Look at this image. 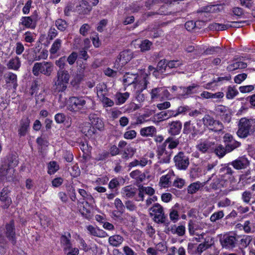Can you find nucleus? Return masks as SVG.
Returning <instances> with one entry per match:
<instances>
[{"instance_id":"1","label":"nucleus","mask_w":255,"mask_h":255,"mask_svg":"<svg viewBox=\"0 0 255 255\" xmlns=\"http://www.w3.org/2000/svg\"><path fill=\"white\" fill-rule=\"evenodd\" d=\"M94 102L88 97H71L67 102V109L76 113H83L86 110L93 108Z\"/></svg>"},{"instance_id":"2","label":"nucleus","mask_w":255,"mask_h":255,"mask_svg":"<svg viewBox=\"0 0 255 255\" xmlns=\"http://www.w3.org/2000/svg\"><path fill=\"white\" fill-rule=\"evenodd\" d=\"M18 164L17 157L15 155L10 154L7 157L6 164L2 165L0 169V175L5 176L6 179L11 180L15 172L14 168Z\"/></svg>"},{"instance_id":"3","label":"nucleus","mask_w":255,"mask_h":255,"mask_svg":"<svg viewBox=\"0 0 255 255\" xmlns=\"http://www.w3.org/2000/svg\"><path fill=\"white\" fill-rule=\"evenodd\" d=\"M70 78V74L67 71L59 70L54 80V90L58 92L65 91L68 87Z\"/></svg>"},{"instance_id":"4","label":"nucleus","mask_w":255,"mask_h":255,"mask_svg":"<svg viewBox=\"0 0 255 255\" xmlns=\"http://www.w3.org/2000/svg\"><path fill=\"white\" fill-rule=\"evenodd\" d=\"M255 130V120L242 118L240 121L238 135L242 138L247 137Z\"/></svg>"},{"instance_id":"5","label":"nucleus","mask_w":255,"mask_h":255,"mask_svg":"<svg viewBox=\"0 0 255 255\" xmlns=\"http://www.w3.org/2000/svg\"><path fill=\"white\" fill-rule=\"evenodd\" d=\"M53 71V64L50 62L43 61L34 63L32 68V73L34 76H38L43 74L49 76Z\"/></svg>"},{"instance_id":"6","label":"nucleus","mask_w":255,"mask_h":255,"mask_svg":"<svg viewBox=\"0 0 255 255\" xmlns=\"http://www.w3.org/2000/svg\"><path fill=\"white\" fill-rule=\"evenodd\" d=\"M133 58L132 52L130 50H126L121 52L116 60L115 66L117 69L122 67Z\"/></svg>"},{"instance_id":"7","label":"nucleus","mask_w":255,"mask_h":255,"mask_svg":"<svg viewBox=\"0 0 255 255\" xmlns=\"http://www.w3.org/2000/svg\"><path fill=\"white\" fill-rule=\"evenodd\" d=\"M150 95L153 101H162L169 98V93L165 88L159 87L152 89Z\"/></svg>"},{"instance_id":"8","label":"nucleus","mask_w":255,"mask_h":255,"mask_svg":"<svg viewBox=\"0 0 255 255\" xmlns=\"http://www.w3.org/2000/svg\"><path fill=\"white\" fill-rule=\"evenodd\" d=\"M150 214L154 217V220L157 223L164 222V213L162 206L156 203L149 209Z\"/></svg>"},{"instance_id":"9","label":"nucleus","mask_w":255,"mask_h":255,"mask_svg":"<svg viewBox=\"0 0 255 255\" xmlns=\"http://www.w3.org/2000/svg\"><path fill=\"white\" fill-rule=\"evenodd\" d=\"M241 22L236 21L228 22L226 24L213 23L209 25V28L211 30H225L230 27L239 28L241 26Z\"/></svg>"},{"instance_id":"10","label":"nucleus","mask_w":255,"mask_h":255,"mask_svg":"<svg viewBox=\"0 0 255 255\" xmlns=\"http://www.w3.org/2000/svg\"><path fill=\"white\" fill-rule=\"evenodd\" d=\"M174 161L176 167L180 170L186 169L189 164L188 158L182 152L174 157Z\"/></svg>"},{"instance_id":"11","label":"nucleus","mask_w":255,"mask_h":255,"mask_svg":"<svg viewBox=\"0 0 255 255\" xmlns=\"http://www.w3.org/2000/svg\"><path fill=\"white\" fill-rule=\"evenodd\" d=\"M147 76L146 73L142 74L140 76H137V79L134 83V87L137 92H141L146 88Z\"/></svg>"},{"instance_id":"12","label":"nucleus","mask_w":255,"mask_h":255,"mask_svg":"<svg viewBox=\"0 0 255 255\" xmlns=\"http://www.w3.org/2000/svg\"><path fill=\"white\" fill-rule=\"evenodd\" d=\"M192 220H190L188 223V231L190 235L193 236V241L197 242H201L205 235V233L201 230H195L192 226Z\"/></svg>"},{"instance_id":"13","label":"nucleus","mask_w":255,"mask_h":255,"mask_svg":"<svg viewBox=\"0 0 255 255\" xmlns=\"http://www.w3.org/2000/svg\"><path fill=\"white\" fill-rule=\"evenodd\" d=\"M174 117V111L168 110L161 112L150 118V120L154 123L166 120L169 118Z\"/></svg>"},{"instance_id":"14","label":"nucleus","mask_w":255,"mask_h":255,"mask_svg":"<svg viewBox=\"0 0 255 255\" xmlns=\"http://www.w3.org/2000/svg\"><path fill=\"white\" fill-rule=\"evenodd\" d=\"M5 234L9 241L14 244L16 242V238L14 222L13 221H11L9 223L6 224Z\"/></svg>"},{"instance_id":"15","label":"nucleus","mask_w":255,"mask_h":255,"mask_svg":"<svg viewBox=\"0 0 255 255\" xmlns=\"http://www.w3.org/2000/svg\"><path fill=\"white\" fill-rule=\"evenodd\" d=\"M37 20L32 16H22L19 22V25L25 28L34 29L36 26Z\"/></svg>"},{"instance_id":"16","label":"nucleus","mask_w":255,"mask_h":255,"mask_svg":"<svg viewBox=\"0 0 255 255\" xmlns=\"http://www.w3.org/2000/svg\"><path fill=\"white\" fill-rule=\"evenodd\" d=\"M30 120L28 118L22 119L20 122L18 133L20 136H25L28 131Z\"/></svg>"},{"instance_id":"17","label":"nucleus","mask_w":255,"mask_h":255,"mask_svg":"<svg viewBox=\"0 0 255 255\" xmlns=\"http://www.w3.org/2000/svg\"><path fill=\"white\" fill-rule=\"evenodd\" d=\"M236 239L234 236L228 235H224L220 239L221 244L223 248H232L235 246Z\"/></svg>"},{"instance_id":"18","label":"nucleus","mask_w":255,"mask_h":255,"mask_svg":"<svg viewBox=\"0 0 255 255\" xmlns=\"http://www.w3.org/2000/svg\"><path fill=\"white\" fill-rule=\"evenodd\" d=\"M183 132L185 134L191 133L193 137H195L199 133V131L196 128L195 125L191 124L190 121L184 123Z\"/></svg>"},{"instance_id":"19","label":"nucleus","mask_w":255,"mask_h":255,"mask_svg":"<svg viewBox=\"0 0 255 255\" xmlns=\"http://www.w3.org/2000/svg\"><path fill=\"white\" fill-rule=\"evenodd\" d=\"M249 164V160L244 156L239 157L231 163V165L236 169L246 168Z\"/></svg>"},{"instance_id":"20","label":"nucleus","mask_w":255,"mask_h":255,"mask_svg":"<svg viewBox=\"0 0 255 255\" xmlns=\"http://www.w3.org/2000/svg\"><path fill=\"white\" fill-rule=\"evenodd\" d=\"M157 155L160 163H168L170 159V153L166 151L164 146L158 148Z\"/></svg>"},{"instance_id":"21","label":"nucleus","mask_w":255,"mask_h":255,"mask_svg":"<svg viewBox=\"0 0 255 255\" xmlns=\"http://www.w3.org/2000/svg\"><path fill=\"white\" fill-rule=\"evenodd\" d=\"M199 88V86L195 84H193L187 88L179 87V89L180 90V92L182 91V93L179 94V96L180 97H183L196 93Z\"/></svg>"},{"instance_id":"22","label":"nucleus","mask_w":255,"mask_h":255,"mask_svg":"<svg viewBox=\"0 0 255 255\" xmlns=\"http://www.w3.org/2000/svg\"><path fill=\"white\" fill-rule=\"evenodd\" d=\"M182 126V123L180 121L173 122L169 124L168 132L172 135H178L180 132Z\"/></svg>"},{"instance_id":"23","label":"nucleus","mask_w":255,"mask_h":255,"mask_svg":"<svg viewBox=\"0 0 255 255\" xmlns=\"http://www.w3.org/2000/svg\"><path fill=\"white\" fill-rule=\"evenodd\" d=\"M90 124L94 128L102 130L104 128L103 121L96 115H90L89 117Z\"/></svg>"},{"instance_id":"24","label":"nucleus","mask_w":255,"mask_h":255,"mask_svg":"<svg viewBox=\"0 0 255 255\" xmlns=\"http://www.w3.org/2000/svg\"><path fill=\"white\" fill-rule=\"evenodd\" d=\"M87 229L89 233L94 236L100 238H105L108 236V234L103 230L94 227L93 226L89 225L87 226Z\"/></svg>"},{"instance_id":"25","label":"nucleus","mask_w":255,"mask_h":255,"mask_svg":"<svg viewBox=\"0 0 255 255\" xmlns=\"http://www.w3.org/2000/svg\"><path fill=\"white\" fill-rule=\"evenodd\" d=\"M213 143L207 140H201L197 145V149L203 153L206 152L209 149L213 148Z\"/></svg>"},{"instance_id":"26","label":"nucleus","mask_w":255,"mask_h":255,"mask_svg":"<svg viewBox=\"0 0 255 255\" xmlns=\"http://www.w3.org/2000/svg\"><path fill=\"white\" fill-rule=\"evenodd\" d=\"M136 191V189L130 186H128L123 188L122 194L123 196L127 198L133 197Z\"/></svg>"},{"instance_id":"27","label":"nucleus","mask_w":255,"mask_h":255,"mask_svg":"<svg viewBox=\"0 0 255 255\" xmlns=\"http://www.w3.org/2000/svg\"><path fill=\"white\" fill-rule=\"evenodd\" d=\"M109 243L113 247H118L120 246L124 241V238L121 236L115 235L109 237Z\"/></svg>"},{"instance_id":"28","label":"nucleus","mask_w":255,"mask_h":255,"mask_svg":"<svg viewBox=\"0 0 255 255\" xmlns=\"http://www.w3.org/2000/svg\"><path fill=\"white\" fill-rule=\"evenodd\" d=\"M206 183L197 181L191 184L188 187V192L190 194L195 193L199 190L201 189L205 185Z\"/></svg>"},{"instance_id":"29","label":"nucleus","mask_w":255,"mask_h":255,"mask_svg":"<svg viewBox=\"0 0 255 255\" xmlns=\"http://www.w3.org/2000/svg\"><path fill=\"white\" fill-rule=\"evenodd\" d=\"M179 143V139H176L173 137H169L165 140L164 145L162 146H164L165 147L167 146L168 148L172 149L176 148Z\"/></svg>"},{"instance_id":"30","label":"nucleus","mask_w":255,"mask_h":255,"mask_svg":"<svg viewBox=\"0 0 255 255\" xmlns=\"http://www.w3.org/2000/svg\"><path fill=\"white\" fill-rule=\"evenodd\" d=\"M156 132V128L153 126H149L141 128L140 134L142 136H152Z\"/></svg>"},{"instance_id":"31","label":"nucleus","mask_w":255,"mask_h":255,"mask_svg":"<svg viewBox=\"0 0 255 255\" xmlns=\"http://www.w3.org/2000/svg\"><path fill=\"white\" fill-rule=\"evenodd\" d=\"M20 64L19 58L18 57H15L9 60L7 66L8 69L16 70L20 67Z\"/></svg>"},{"instance_id":"32","label":"nucleus","mask_w":255,"mask_h":255,"mask_svg":"<svg viewBox=\"0 0 255 255\" xmlns=\"http://www.w3.org/2000/svg\"><path fill=\"white\" fill-rule=\"evenodd\" d=\"M247 65L246 63L242 61H235L230 64L227 67V70L229 71H233L238 69H244L246 68Z\"/></svg>"},{"instance_id":"33","label":"nucleus","mask_w":255,"mask_h":255,"mask_svg":"<svg viewBox=\"0 0 255 255\" xmlns=\"http://www.w3.org/2000/svg\"><path fill=\"white\" fill-rule=\"evenodd\" d=\"M172 174L168 173L166 175L162 176L160 178L159 185L163 188H167L171 185L170 179Z\"/></svg>"},{"instance_id":"34","label":"nucleus","mask_w":255,"mask_h":255,"mask_svg":"<svg viewBox=\"0 0 255 255\" xmlns=\"http://www.w3.org/2000/svg\"><path fill=\"white\" fill-rule=\"evenodd\" d=\"M0 200L4 208H7L11 203V199L8 196L5 190H2L0 194Z\"/></svg>"},{"instance_id":"35","label":"nucleus","mask_w":255,"mask_h":255,"mask_svg":"<svg viewBox=\"0 0 255 255\" xmlns=\"http://www.w3.org/2000/svg\"><path fill=\"white\" fill-rule=\"evenodd\" d=\"M4 79L6 83H11L14 88L16 87L17 76L15 74L11 72L6 73L4 75Z\"/></svg>"},{"instance_id":"36","label":"nucleus","mask_w":255,"mask_h":255,"mask_svg":"<svg viewBox=\"0 0 255 255\" xmlns=\"http://www.w3.org/2000/svg\"><path fill=\"white\" fill-rule=\"evenodd\" d=\"M170 231L173 234H177L179 236H183L185 233V227L183 225L178 226L173 225L171 226Z\"/></svg>"},{"instance_id":"37","label":"nucleus","mask_w":255,"mask_h":255,"mask_svg":"<svg viewBox=\"0 0 255 255\" xmlns=\"http://www.w3.org/2000/svg\"><path fill=\"white\" fill-rule=\"evenodd\" d=\"M137 76L133 74L127 73L124 77V83L126 85L134 84L135 80L137 79Z\"/></svg>"},{"instance_id":"38","label":"nucleus","mask_w":255,"mask_h":255,"mask_svg":"<svg viewBox=\"0 0 255 255\" xmlns=\"http://www.w3.org/2000/svg\"><path fill=\"white\" fill-rule=\"evenodd\" d=\"M238 228H243L244 231L247 233H250L254 231V228L252 224L249 221L245 222L244 225L238 224L237 225Z\"/></svg>"},{"instance_id":"39","label":"nucleus","mask_w":255,"mask_h":255,"mask_svg":"<svg viewBox=\"0 0 255 255\" xmlns=\"http://www.w3.org/2000/svg\"><path fill=\"white\" fill-rule=\"evenodd\" d=\"M125 180L123 177L115 178L112 179L109 183V188L111 189H114L118 187L120 183L124 184Z\"/></svg>"},{"instance_id":"40","label":"nucleus","mask_w":255,"mask_h":255,"mask_svg":"<svg viewBox=\"0 0 255 255\" xmlns=\"http://www.w3.org/2000/svg\"><path fill=\"white\" fill-rule=\"evenodd\" d=\"M62 44V40L60 39H56L52 44L50 49V53L51 54H56L60 49Z\"/></svg>"},{"instance_id":"41","label":"nucleus","mask_w":255,"mask_h":255,"mask_svg":"<svg viewBox=\"0 0 255 255\" xmlns=\"http://www.w3.org/2000/svg\"><path fill=\"white\" fill-rule=\"evenodd\" d=\"M48 55V51L46 49H42L38 53H36L34 57V60L39 61L41 59H46Z\"/></svg>"},{"instance_id":"42","label":"nucleus","mask_w":255,"mask_h":255,"mask_svg":"<svg viewBox=\"0 0 255 255\" xmlns=\"http://www.w3.org/2000/svg\"><path fill=\"white\" fill-rule=\"evenodd\" d=\"M68 236L69 237L66 236H62L61 238V242L63 247L64 251L67 250L72 247V244L69 239L70 237V234H69Z\"/></svg>"},{"instance_id":"43","label":"nucleus","mask_w":255,"mask_h":255,"mask_svg":"<svg viewBox=\"0 0 255 255\" xmlns=\"http://www.w3.org/2000/svg\"><path fill=\"white\" fill-rule=\"evenodd\" d=\"M97 94L99 98L105 96L107 94V87L104 84H100L97 86Z\"/></svg>"},{"instance_id":"44","label":"nucleus","mask_w":255,"mask_h":255,"mask_svg":"<svg viewBox=\"0 0 255 255\" xmlns=\"http://www.w3.org/2000/svg\"><path fill=\"white\" fill-rule=\"evenodd\" d=\"M35 34L33 32L27 31L23 35V38L24 41L28 43H32L35 39Z\"/></svg>"},{"instance_id":"45","label":"nucleus","mask_w":255,"mask_h":255,"mask_svg":"<svg viewBox=\"0 0 255 255\" xmlns=\"http://www.w3.org/2000/svg\"><path fill=\"white\" fill-rule=\"evenodd\" d=\"M129 94L128 92L124 93H119L116 95V98L118 100L119 104H122L124 103L126 101L128 98Z\"/></svg>"},{"instance_id":"46","label":"nucleus","mask_w":255,"mask_h":255,"mask_svg":"<svg viewBox=\"0 0 255 255\" xmlns=\"http://www.w3.org/2000/svg\"><path fill=\"white\" fill-rule=\"evenodd\" d=\"M223 8V6L220 4L210 5L206 8L205 11L208 12H218L222 10Z\"/></svg>"},{"instance_id":"47","label":"nucleus","mask_w":255,"mask_h":255,"mask_svg":"<svg viewBox=\"0 0 255 255\" xmlns=\"http://www.w3.org/2000/svg\"><path fill=\"white\" fill-rule=\"evenodd\" d=\"M227 152L226 148H225L221 144L217 145L215 148V153L220 157H223Z\"/></svg>"},{"instance_id":"48","label":"nucleus","mask_w":255,"mask_h":255,"mask_svg":"<svg viewBox=\"0 0 255 255\" xmlns=\"http://www.w3.org/2000/svg\"><path fill=\"white\" fill-rule=\"evenodd\" d=\"M238 90L234 87H229L226 94V97L228 99H232L238 94Z\"/></svg>"},{"instance_id":"49","label":"nucleus","mask_w":255,"mask_h":255,"mask_svg":"<svg viewBox=\"0 0 255 255\" xmlns=\"http://www.w3.org/2000/svg\"><path fill=\"white\" fill-rule=\"evenodd\" d=\"M210 247V246L208 244L207 242H204L203 243H201L198 246V247L195 252V253L199 255H201V254L204 251L206 250Z\"/></svg>"},{"instance_id":"50","label":"nucleus","mask_w":255,"mask_h":255,"mask_svg":"<svg viewBox=\"0 0 255 255\" xmlns=\"http://www.w3.org/2000/svg\"><path fill=\"white\" fill-rule=\"evenodd\" d=\"M48 173L49 174H52L55 173L59 168V165L55 161H51L48 164Z\"/></svg>"},{"instance_id":"51","label":"nucleus","mask_w":255,"mask_h":255,"mask_svg":"<svg viewBox=\"0 0 255 255\" xmlns=\"http://www.w3.org/2000/svg\"><path fill=\"white\" fill-rule=\"evenodd\" d=\"M240 145V143L236 140H233L229 143H228L226 146V150L228 152H231L235 148L238 147Z\"/></svg>"},{"instance_id":"52","label":"nucleus","mask_w":255,"mask_h":255,"mask_svg":"<svg viewBox=\"0 0 255 255\" xmlns=\"http://www.w3.org/2000/svg\"><path fill=\"white\" fill-rule=\"evenodd\" d=\"M99 99L105 107H112L114 105V102L105 96L101 97Z\"/></svg>"},{"instance_id":"53","label":"nucleus","mask_w":255,"mask_h":255,"mask_svg":"<svg viewBox=\"0 0 255 255\" xmlns=\"http://www.w3.org/2000/svg\"><path fill=\"white\" fill-rule=\"evenodd\" d=\"M224 216V214L222 211L215 212L210 217L211 222H214L217 220L222 219Z\"/></svg>"},{"instance_id":"54","label":"nucleus","mask_w":255,"mask_h":255,"mask_svg":"<svg viewBox=\"0 0 255 255\" xmlns=\"http://www.w3.org/2000/svg\"><path fill=\"white\" fill-rule=\"evenodd\" d=\"M215 120L209 115H206L203 119V122L205 126L211 128Z\"/></svg>"},{"instance_id":"55","label":"nucleus","mask_w":255,"mask_h":255,"mask_svg":"<svg viewBox=\"0 0 255 255\" xmlns=\"http://www.w3.org/2000/svg\"><path fill=\"white\" fill-rule=\"evenodd\" d=\"M151 45L152 43L148 40H144L142 41L140 45L141 51H145L149 50L150 49Z\"/></svg>"},{"instance_id":"56","label":"nucleus","mask_w":255,"mask_h":255,"mask_svg":"<svg viewBox=\"0 0 255 255\" xmlns=\"http://www.w3.org/2000/svg\"><path fill=\"white\" fill-rule=\"evenodd\" d=\"M57 28L61 31H64L67 27L66 22L61 19H58L55 22Z\"/></svg>"},{"instance_id":"57","label":"nucleus","mask_w":255,"mask_h":255,"mask_svg":"<svg viewBox=\"0 0 255 255\" xmlns=\"http://www.w3.org/2000/svg\"><path fill=\"white\" fill-rule=\"evenodd\" d=\"M115 206L116 209L118 210L119 212L122 213H123L125 209V206L119 198H117L115 200L114 202Z\"/></svg>"},{"instance_id":"58","label":"nucleus","mask_w":255,"mask_h":255,"mask_svg":"<svg viewBox=\"0 0 255 255\" xmlns=\"http://www.w3.org/2000/svg\"><path fill=\"white\" fill-rule=\"evenodd\" d=\"M210 128L215 131H220L223 129V124L218 121H215L214 124Z\"/></svg>"},{"instance_id":"59","label":"nucleus","mask_w":255,"mask_h":255,"mask_svg":"<svg viewBox=\"0 0 255 255\" xmlns=\"http://www.w3.org/2000/svg\"><path fill=\"white\" fill-rule=\"evenodd\" d=\"M135 150L133 147L128 146L126 148V150L125 151L124 154V157L125 158H130L134 154Z\"/></svg>"},{"instance_id":"60","label":"nucleus","mask_w":255,"mask_h":255,"mask_svg":"<svg viewBox=\"0 0 255 255\" xmlns=\"http://www.w3.org/2000/svg\"><path fill=\"white\" fill-rule=\"evenodd\" d=\"M183 64L180 60H172L167 62V66L169 68H177Z\"/></svg>"},{"instance_id":"61","label":"nucleus","mask_w":255,"mask_h":255,"mask_svg":"<svg viewBox=\"0 0 255 255\" xmlns=\"http://www.w3.org/2000/svg\"><path fill=\"white\" fill-rule=\"evenodd\" d=\"M254 88L253 85H247L240 87L239 90L242 93H246L253 91Z\"/></svg>"},{"instance_id":"62","label":"nucleus","mask_w":255,"mask_h":255,"mask_svg":"<svg viewBox=\"0 0 255 255\" xmlns=\"http://www.w3.org/2000/svg\"><path fill=\"white\" fill-rule=\"evenodd\" d=\"M184 184L185 180L180 178H177L173 182V186L178 188H182Z\"/></svg>"},{"instance_id":"63","label":"nucleus","mask_w":255,"mask_h":255,"mask_svg":"<svg viewBox=\"0 0 255 255\" xmlns=\"http://www.w3.org/2000/svg\"><path fill=\"white\" fill-rule=\"evenodd\" d=\"M247 74L243 73L239 74L235 77L234 81L236 83L241 84L247 78Z\"/></svg>"},{"instance_id":"64","label":"nucleus","mask_w":255,"mask_h":255,"mask_svg":"<svg viewBox=\"0 0 255 255\" xmlns=\"http://www.w3.org/2000/svg\"><path fill=\"white\" fill-rule=\"evenodd\" d=\"M65 120L66 117L64 114L58 113L55 116V120L58 124L63 123Z\"/></svg>"}]
</instances>
